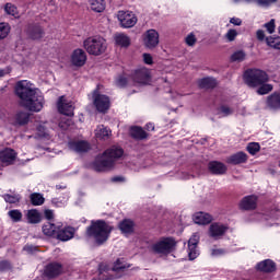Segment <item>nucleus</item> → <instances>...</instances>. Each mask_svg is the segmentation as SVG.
<instances>
[{
	"label": "nucleus",
	"mask_w": 280,
	"mask_h": 280,
	"mask_svg": "<svg viewBox=\"0 0 280 280\" xmlns=\"http://www.w3.org/2000/svg\"><path fill=\"white\" fill-rule=\"evenodd\" d=\"M261 149V147L259 145V143L257 142H250L247 144L246 150L249 154H252L253 156H255V154L257 152H259V150Z\"/></svg>",
	"instance_id": "nucleus-44"
},
{
	"label": "nucleus",
	"mask_w": 280,
	"mask_h": 280,
	"mask_svg": "<svg viewBox=\"0 0 280 280\" xmlns=\"http://www.w3.org/2000/svg\"><path fill=\"white\" fill-rule=\"evenodd\" d=\"M16 159V152L12 149H4L0 151V163H4V165H12L14 160Z\"/></svg>",
	"instance_id": "nucleus-19"
},
{
	"label": "nucleus",
	"mask_w": 280,
	"mask_h": 280,
	"mask_svg": "<svg viewBox=\"0 0 280 280\" xmlns=\"http://www.w3.org/2000/svg\"><path fill=\"white\" fill-rule=\"evenodd\" d=\"M114 40L119 47H130V37L124 33L116 34Z\"/></svg>",
	"instance_id": "nucleus-31"
},
{
	"label": "nucleus",
	"mask_w": 280,
	"mask_h": 280,
	"mask_svg": "<svg viewBox=\"0 0 280 280\" xmlns=\"http://www.w3.org/2000/svg\"><path fill=\"white\" fill-rule=\"evenodd\" d=\"M4 11L10 15V16H14V19H19V10L16 9V7L12 3H7L4 5Z\"/></svg>",
	"instance_id": "nucleus-41"
},
{
	"label": "nucleus",
	"mask_w": 280,
	"mask_h": 280,
	"mask_svg": "<svg viewBox=\"0 0 280 280\" xmlns=\"http://www.w3.org/2000/svg\"><path fill=\"white\" fill-rule=\"evenodd\" d=\"M176 248V240L174 237H162L151 245V250L155 255H170Z\"/></svg>",
	"instance_id": "nucleus-5"
},
{
	"label": "nucleus",
	"mask_w": 280,
	"mask_h": 280,
	"mask_svg": "<svg viewBox=\"0 0 280 280\" xmlns=\"http://www.w3.org/2000/svg\"><path fill=\"white\" fill-rule=\"evenodd\" d=\"M272 91V85L271 84H266L262 83L259 89L257 90L258 95H268Z\"/></svg>",
	"instance_id": "nucleus-49"
},
{
	"label": "nucleus",
	"mask_w": 280,
	"mask_h": 280,
	"mask_svg": "<svg viewBox=\"0 0 280 280\" xmlns=\"http://www.w3.org/2000/svg\"><path fill=\"white\" fill-rule=\"evenodd\" d=\"M126 84H128V79H126L125 77H118L116 79V85L124 88L126 86Z\"/></svg>",
	"instance_id": "nucleus-56"
},
{
	"label": "nucleus",
	"mask_w": 280,
	"mask_h": 280,
	"mask_svg": "<svg viewBox=\"0 0 280 280\" xmlns=\"http://www.w3.org/2000/svg\"><path fill=\"white\" fill-rule=\"evenodd\" d=\"M57 108L61 115L67 117H73V110H75V103L67 98L66 96H60L57 102Z\"/></svg>",
	"instance_id": "nucleus-10"
},
{
	"label": "nucleus",
	"mask_w": 280,
	"mask_h": 280,
	"mask_svg": "<svg viewBox=\"0 0 280 280\" xmlns=\"http://www.w3.org/2000/svg\"><path fill=\"white\" fill-rule=\"evenodd\" d=\"M198 242H200V235L198 234H194L189 241H188V246H195L197 247L198 246Z\"/></svg>",
	"instance_id": "nucleus-54"
},
{
	"label": "nucleus",
	"mask_w": 280,
	"mask_h": 280,
	"mask_svg": "<svg viewBox=\"0 0 280 280\" xmlns=\"http://www.w3.org/2000/svg\"><path fill=\"white\" fill-rule=\"evenodd\" d=\"M3 75H5V71L4 70H0V78H3Z\"/></svg>",
	"instance_id": "nucleus-63"
},
{
	"label": "nucleus",
	"mask_w": 280,
	"mask_h": 280,
	"mask_svg": "<svg viewBox=\"0 0 280 280\" xmlns=\"http://www.w3.org/2000/svg\"><path fill=\"white\" fill-rule=\"evenodd\" d=\"M30 198L33 207H40L42 205H45V197H43L40 192H33Z\"/></svg>",
	"instance_id": "nucleus-36"
},
{
	"label": "nucleus",
	"mask_w": 280,
	"mask_h": 280,
	"mask_svg": "<svg viewBox=\"0 0 280 280\" xmlns=\"http://www.w3.org/2000/svg\"><path fill=\"white\" fill-rule=\"evenodd\" d=\"M83 47L90 56H102L108 48V44L104 37L93 36L83 42Z\"/></svg>",
	"instance_id": "nucleus-4"
},
{
	"label": "nucleus",
	"mask_w": 280,
	"mask_h": 280,
	"mask_svg": "<svg viewBox=\"0 0 280 280\" xmlns=\"http://www.w3.org/2000/svg\"><path fill=\"white\" fill-rule=\"evenodd\" d=\"M37 137L42 139V141H51V133H49V129L45 127V122L36 125Z\"/></svg>",
	"instance_id": "nucleus-28"
},
{
	"label": "nucleus",
	"mask_w": 280,
	"mask_h": 280,
	"mask_svg": "<svg viewBox=\"0 0 280 280\" xmlns=\"http://www.w3.org/2000/svg\"><path fill=\"white\" fill-rule=\"evenodd\" d=\"M119 229L124 235H130L135 231V222L132 220L125 219L119 223Z\"/></svg>",
	"instance_id": "nucleus-30"
},
{
	"label": "nucleus",
	"mask_w": 280,
	"mask_h": 280,
	"mask_svg": "<svg viewBox=\"0 0 280 280\" xmlns=\"http://www.w3.org/2000/svg\"><path fill=\"white\" fill-rule=\"evenodd\" d=\"M230 23H232V25H237V26H240V25H242V20H241L240 18H232V19L230 20Z\"/></svg>",
	"instance_id": "nucleus-60"
},
{
	"label": "nucleus",
	"mask_w": 280,
	"mask_h": 280,
	"mask_svg": "<svg viewBox=\"0 0 280 280\" xmlns=\"http://www.w3.org/2000/svg\"><path fill=\"white\" fill-rule=\"evenodd\" d=\"M117 19L120 23V26L125 30H130V27H135L137 25V15L130 11H119L117 14Z\"/></svg>",
	"instance_id": "nucleus-9"
},
{
	"label": "nucleus",
	"mask_w": 280,
	"mask_h": 280,
	"mask_svg": "<svg viewBox=\"0 0 280 280\" xmlns=\"http://www.w3.org/2000/svg\"><path fill=\"white\" fill-rule=\"evenodd\" d=\"M62 272V265L58 262H51L48 266H46L45 275L46 277L54 278L58 277Z\"/></svg>",
	"instance_id": "nucleus-23"
},
{
	"label": "nucleus",
	"mask_w": 280,
	"mask_h": 280,
	"mask_svg": "<svg viewBox=\"0 0 280 280\" xmlns=\"http://www.w3.org/2000/svg\"><path fill=\"white\" fill-rule=\"evenodd\" d=\"M23 250H25V253L32 254L36 253L37 248L34 245H26L24 246Z\"/></svg>",
	"instance_id": "nucleus-59"
},
{
	"label": "nucleus",
	"mask_w": 280,
	"mask_h": 280,
	"mask_svg": "<svg viewBox=\"0 0 280 280\" xmlns=\"http://www.w3.org/2000/svg\"><path fill=\"white\" fill-rule=\"evenodd\" d=\"M71 124H73V121L69 118H61L60 122H59V128H61V130H69V126H71Z\"/></svg>",
	"instance_id": "nucleus-53"
},
{
	"label": "nucleus",
	"mask_w": 280,
	"mask_h": 280,
	"mask_svg": "<svg viewBox=\"0 0 280 280\" xmlns=\"http://www.w3.org/2000/svg\"><path fill=\"white\" fill-rule=\"evenodd\" d=\"M237 244L235 245H231L229 249H224V248H212L210 250V255L211 257H224V255L229 254V253H238V250H244V247H236Z\"/></svg>",
	"instance_id": "nucleus-18"
},
{
	"label": "nucleus",
	"mask_w": 280,
	"mask_h": 280,
	"mask_svg": "<svg viewBox=\"0 0 280 280\" xmlns=\"http://www.w3.org/2000/svg\"><path fill=\"white\" fill-rule=\"evenodd\" d=\"M27 34L33 40H40L45 36V31L38 25H32L28 27Z\"/></svg>",
	"instance_id": "nucleus-25"
},
{
	"label": "nucleus",
	"mask_w": 280,
	"mask_h": 280,
	"mask_svg": "<svg viewBox=\"0 0 280 280\" xmlns=\"http://www.w3.org/2000/svg\"><path fill=\"white\" fill-rule=\"evenodd\" d=\"M15 93L21 100V105L33 113H40L45 104V97L32 82L19 81L15 84Z\"/></svg>",
	"instance_id": "nucleus-1"
},
{
	"label": "nucleus",
	"mask_w": 280,
	"mask_h": 280,
	"mask_svg": "<svg viewBox=\"0 0 280 280\" xmlns=\"http://www.w3.org/2000/svg\"><path fill=\"white\" fill-rule=\"evenodd\" d=\"M75 235V229L72 226L63 228L58 230L57 232V240H60L61 242H69V240H73V236Z\"/></svg>",
	"instance_id": "nucleus-17"
},
{
	"label": "nucleus",
	"mask_w": 280,
	"mask_h": 280,
	"mask_svg": "<svg viewBox=\"0 0 280 280\" xmlns=\"http://www.w3.org/2000/svg\"><path fill=\"white\" fill-rule=\"evenodd\" d=\"M159 32L154 28L148 30L143 35V45L147 49H154L159 47L160 43Z\"/></svg>",
	"instance_id": "nucleus-11"
},
{
	"label": "nucleus",
	"mask_w": 280,
	"mask_h": 280,
	"mask_svg": "<svg viewBox=\"0 0 280 280\" xmlns=\"http://www.w3.org/2000/svg\"><path fill=\"white\" fill-rule=\"evenodd\" d=\"M237 31L235 28H230L224 35L228 43H233L237 38Z\"/></svg>",
	"instance_id": "nucleus-50"
},
{
	"label": "nucleus",
	"mask_w": 280,
	"mask_h": 280,
	"mask_svg": "<svg viewBox=\"0 0 280 280\" xmlns=\"http://www.w3.org/2000/svg\"><path fill=\"white\" fill-rule=\"evenodd\" d=\"M62 228V224L46 223L43 225L42 231L47 237H57L58 231Z\"/></svg>",
	"instance_id": "nucleus-15"
},
{
	"label": "nucleus",
	"mask_w": 280,
	"mask_h": 280,
	"mask_svg": "<svg viewBox=\"0 0 280 280\" xmlns=\"http://www.w3.org/2000/svg\"><path fill=\"white\" fill-rule=\"evenodd\" d=\"M8 34H10V24L0 23V40L7 38Z\"/></svg>",
	"instance_id": "nucleus-45"
},
{
	"label": "nucleus",
	"mask_w": 280,
	"mask_h": 280,
	"mask_svg": "<svg viewBox=\"0 0 280 280\" xmlns=\"http://www.w3.org/2000/svg\"><path fill=\"white\" fill-rule=\"evenodd\" d=\"M69 200V197H63V198H54L51 200L54 207H65L67 205V201Z\"/></svg>",
	"instance_id": "nucleus-51"
},
{
	"label": "nucleus",
	"mask_w": 280,
	"mask_h": 280,
	"mask_svg": "<svg viewBox=\"0 0 280 280\" xmlns=\"http://www.w3.org/2000/svg\"><path fill=\"white\" fill-rule=\"evenodd\" d=\"M44 215H45L46 220H54V210L45 209Z\"/></svg>",
	"instance_id": "nucleus-58"
},
{
	"label": "nucleus",
	"mask_w": 280,
	"mask_h": 280,
	"mask_svg": "<svg viewBox=\"0 0 280 280\" xmlns=\"http://www.w3.org/2000/svg\"><path fill=\"white\" fill-rule=\"evenodd\" d=\"M248 161V155L244 152H237L228 158V163L232 165H240L242 163H246Z\"/></svg>",
	"instance_id": "nucleus-24"
},
{
	"label": "nucleus",
	"mask_w": 280,
	"mask_h": 280,
	"mask_svg": "<svg viewBox=\"0 0 280 280\" xmlns=\"http://www.w3.org/2000/svg\"><path fill=\"white\" fill-rule=\"evenodd\" d=\"M124 156V150L119 147H112L94 161L96 172H108L115 167V163Z\"/></svg>",
	"instance_id": "nucleus-2"
},
{
	"label": "nucleus",
	"mask_w": 280,
	"mask_h": 280,
	"mask_svg": "<svg viewBox=\"0 0 280 280\" xmlns=\"http://www.w3.org/2000/svg\"><path fill=\"white\" fill-rule=\"evenodd\" d=\"M93 104L98 113H106L110 108V98L95 90L92 94Z\"/></svg>",
	"instance_id": "nucleus-8"
},
{
	"label": "nucleus",
	"mask_w": 280,
	"mask_h": 280,
	"mask_svg": "<svg viewBox=\"0 0 280 280\" xmlns=\"http://www.w3.org/2000/svg\"><path fill=\"white\" fill-rule=\"evenodd\" d=\"M208 170L211 174H215L217 176H222V174H226L228 167L222 162L212 161L208 164Z\"/></svg>",
	"instance_id": "nucleus-20"
},
{
	"label": "nucleus",
	"mask_w": 280,
	"mask_h": 280,
	"mask_svg": "<svg viewBox=\"0 0 280 280\" xmlns=\"http://www.w3.org/2000/svg\"><path fill=\"white\" fill-rule=\"evenodd\" d=\"M277 21L275 19H271L269 22L264 24V27L266 30V32H268L269 34H275L276 30H277Z\"/></svg>",
	"instance_id": "nucleus-43"
},
{
	"label": "nucleus",
	"mask_w": 280,
	"mask_h": 280,
	"mask_svg": "<svg viewBox=\"0 0 280 280\" xmlns=\"http://www.w3.org/2000/svg\"><path fill=\"white\" fill-rule=\"evenodd\" d=\"M70 61L73 67H84L86 65V52L80 48L73 50Z\"/></svg>",
	"instance_id": "nucleus-13"
},
{
	"label": "nucleus",
	"mask_w": 280,
	"mask_h": 280,
	"mask_svg": "<svg viewBox=\"0 0 280 280\" xmlns=\"http://www.w3.org/2000/svg\"><path fill=\"white\" fill-rule=\"evenodd\" d=\"M3 199L5 200V202H9V205H16V202L21 200V196L7 194L3 195Z\"/></svg>",
	"instance_id": "nucleus-46"
},
{
	"label": "nucleus",
	"mask_w": 280,
	"mask_h": 280,
	"mask_svg": "<svg viewBox=\"0 0 280 280\" xmlns=\"http://www.w3.org/2000/svg\"><path fill=\"white\" fill-rule=\"evenodd\" d=\"M256 38L257 40H260V43H262V40L266 42V32H264V30H258L256 32Z\"/></svg>",
	"instance_id": "nucleus-57"
},
{
	"label": "nucleus",
	"mask_w": 280,
	"mask_h": 280,
	"mask_svg": "<svg viewBox=\"0 0 280 280\" xmlns=\"http://www.w3.org/2000/svg\"><path fill=\"white\" fill-rule=\"evenodd\" d=\"M9 218H11L12 222H21L23 220V212L21 210H11L8 212Z\"/></svg>",
	"instance_id": "nucleus-42"
},
{
	"label": "nucleus",
	"mask_w": 280,
	"mask_h": 280,
	"mask_svg": "<svg viewBox=\"0 0 280 280\" xmlns=\"http://www.w3.org/2000/svg\"><path fill=\"white\" fill-rule=\"evenodd\" d=\"M132 80L135 84L148 86V84L152 83V71L145 67L138 68L132 73Z\"/></svg>",
	"instance_id": "nucleus-7"
},
{
	"label": "nucleus",
	"mask_w": 280,
	"mask_h": 280,
	"mask_svg": "<svg viewBox=\"0 0 280 280\" xmlns=\"http://www.w3.org/2000/svg\"><path fill=\"white\" fill-rule=\"evenodd\" d=\"M130 135L131 137H133V139H138V140L148 139V133L141 127H132L130 129Z\"/></svg>",
	"instance_id": "nucleus-33"
},
{
	"label": "nucleus",
	"mask_w": 280,
	"mask_h": 280,
	"mask_svg": "<svg viewBox=\"0 0 280 280\" xmlns=\"http://www.w3.org/2000/svg\"><path fill=\"white\" fill-rule=\"evenodd\" d=\"M213 218L211 217V214L206 213V212H197L194 215V222L195 224H210V222H212Z\"/></svg>",
	"instance_id": "nucleus-27"
},
{
	"label": "nucleus",
	"mask_w": 280,
	"mask_h": 280,
	"mask_svg": "<svg viewBox=\"0 0 280 280\" xmlns=\"http://www.w3.org/2000/svg\"><path fill=\"white\" fill-rule=\"evenodd\" d=\"M244 81L247 86H261L268 82V74L261 70H247L244 73Z\"/></svg>",
	"instance_id": "nucleus-6"
},
{
	"label": "nucleus",
	"mask_w": 280,
	"mask_h": 280,
	"mask_svg": "<svg viewBox=\"0 0 280 280\" xmlns=\"http://www.w3.org/2000/svg\"><path fill=\"white\" fill-rule=\"evenodd\" d=\"M234 3H244V0H233Z\"/></svg>",
	"instance_id": "nucleus-64"
},
{
	"label": "nucleus",
	"mask_w": 280,
	"mask_h": 280,
	"mask_svg": "<svg viewBox=\"0 0 280 280\" xmlns=\"http://www.w3.org/2000/svg\"><path fill=\"white\" fill-rule=\"evenodd\" d=\"M198 255H200V253L198 252V246L197 247L194 245L188 246V257L190 261H194V259H196Z\"/></svg>",
	"instance_id": "nucleus-48"
},
{
	"label": "nucleus",
	"mask_w": 280,
	"mask_h": 280,
	"mask_svg": "<svg viewBox=\"0 0 280 280\" xmlns=\"http://www.w3.org/2000/svg\"><path fill=\"white\" fill-rule=\"evenodd\" d=\"M127 268H130V266L126 264L124 259H118L114 264L113 270L114 272H124L125 270H127Z\"/></svg>",
	"instance_id": "nucleus-40"
},
{
	"label": "nucleus",
	"mask_w": 280,
	"mask_h": 280,
	"mask_svg": "<svg viewBox=\"0 0 280 280\" xmlns=\"http://www.w3.org/2000/svg\"><path fill=\"white\" fill-rule=\"evenodd\" d=\"M244 3H257V0H244Z\"/></svg>",
	"instance_id": "nucleus-62"
},
{
	"label": "nucleus",
	"mask_w": 280,
	"mask_h": 280,
	"mask_svg": "<svg viewBox=\"0 0 280 280\" xmlns=\"http://www.w3.org/2000/svg\"><path fill=\"white\" fill-rule=\"evenodd\" d=\"M110 133H112L110 129H108L104 125H98L96 127V129L94 130V135H95L96 139H101L103 141L108 139L110 137Z\"/></svg>",
	"instance_id": "nucleus-29"
},
{
	"label": "nucleus",
	"mask_w": 280,
	"mask_h": 280,
	"mask_svg": "<svg viewBox=\"0 0 280 280\" xmlns=\"http://www.w3.org/2000/svg\"><path fill=\"white\" fill-rule=\"evenodd\" d=\"M267 104L270 106V108H280V94L269 96Z\"/></svg>",
	"instance_id": "nucleus-39"
},
{
	"label": "nucleus",
	"mask_w": 280,
	"mask_h": 280,
	"mask_svg": "<svg viewBox=\"0 0 280 280\" xmlns=\"http://www.w3.org/2000/svg\"><path fill=\"white\" fill-rule=\"evenodd\" d=\"M142 60L144 62V65H154V59L152 58V55L144 52L142 55Z\"/></svg>",
	"instance_id": "nucleus-55"
},
{
	"label": "nucleus",
	"mask_w": 280,
	"mask_h": 280,
	"mask_svg": "<svg viewBox=\"0 0 280 280\" xmlns=\"http://www.w3.org/2000/svg\"><path fill=\"white\" fill-rule=\"evenodd\" d=\"M197 40L198 39L196 38V35L194 33L188 34L185 38V43H186V45H188V47H194V45H196Z\"/></svg>",
	"instance_id": "nucleus-52"
},
{
	"label": "nucleus",
	"mask_w": 280,
	"mask_h": 280,
	"mask_svg": "<svg viewBox=\"0 0 280 280\" xmlns=\"http://www.w3.org/2000/svg\"><path fill=\"white\" fill-rule=\"evenodd\" d=\"M110 233H113V225H109L104 220L91 221V225L86 229L88 237H93L97 246L106 244L108 237H110Z\"/></svg>",
	"instance_id": "nucleus-3"
},
{
	"label": "nucleus",
	"mask_w": 280,
	"mask_h": 280,
	"mask_svg": "<svg viewBox=\"0 0 280 280\" xmlns=\"http://www.w3.org/2000/svg\"><path fill=\"white\" fill-rule=\"evenodd\" d=\"M240 207L241 209H244V211H250L253 209H257V197L254 195L244 197L241 200Z\"/></svg>",
	"instance_id": "nucleus-16"
},
{
	"label": "nucleus",
	"mask_w": 280,
	"mask_h": 280,
	"mask_svg": "<svg viewBox=\"0 0 280 280\" xmlns=\"http://www.w3.org/2000/svg\"><path fill=\"white\" fill-rule=\"evenodd\" d=\"M246 60V51L244 50H236L231 55L232 62H244Z\"/></svg>",
	"instance_id": "nucleus-38"
},
{
	"label": "nucleus",
	"mask_w": 280,
	"mask_h": 280,
	"mask_svg": "<svg viewBox=\"0 0 280 280\" xmlns=\"http://www.w3.org/2000/svg\"><path fill=\"white\" fill-rule=\"evenodd\" d=\"M218 115L220 117H231V115H235V107L231 105H221L218 108Z\"/></svg>",
	"instance_id": "nucleus-32"
},
{
	"label": "nucleus",
	"mask_w": 280,
	"mask_h": 280,
	"mask_svg": "<svg viewBox=\"0 0 280 280\" xmlns=\"http://www.w3.org/2000/svg\"><path fill=\"white\" fill-rule=\"evenodd\" d=\"M13 126H25L30 124V113L18 112L12 120Z\"/></svg>",
	"instance_id": "nucleus-22"
},
{
	"label": "nucleus",
	"mask_w": 280,
	"mask_h": 280,
	"mask_svg": "<svg viewBox=\"0 0 280 280\" xmlns=\"http://www.w3.org/2000/svg\"><path fill=\"white\" fill-rule=\"evenodd\" d=\"M215 84H218V82L211 77L203 78L199 81L200 89H214Z\"/></svg>",
	"instance_id": "nucleus-35"
},
{
	"label": "nucleus",
	"mask_w": 280,
	"mask_h": 280,
	"mask_svg": "<svg viewBox=\"0 0 280 280\" xmlns=\"http://www.w3.org/2000/svg\"><path fill=\"white\" fill-rule=\"evenodd\" d=\"M25 218L28 224H40L43 222V215L37 209L27 210Z\"/></svg>",
	"instance_id": "nucleus-21"
},
{
	"label": "nucleus",
	"mask_w": 280,
	"mask_h": 280,
	"mask_svg": "<svg viewBox=\"0 0 280 280\" xmlns=\"http://www.w3.org/2000/svg\"><path fill=\"white\" fill-rule=\"evenodd\" d=\"M90 5L94 12H104L106 10V1L104 0H90Z\"/></svg>",
	"instance_id": "nucleus-34"
},
{
	"label": "nucleus",
	"mask_w": 280,
	"mask_h": 280,
	"mask_svg": "<svg viewBox=\"0 0 280 280\" xmlns=\"http://www.w3.org/2000/svg\"><path fill=\"white\" fill-rule=\"evenodd\" d=\"M266 45L271 49L280 50V36H268L266 37Z\"/></svg>",
	"instance_id": "nucleus-37"
},
{
	"label": "nucleus",
	"mask_w": 280,
	"mask_h": 280,
	"mask_svg": "<svg viewBox=\"0 0 280 280\" xmlns=\"http://www.w3.org/2000/svg\"><path fill=\"white\" fill-rule=\"evenodd\" d=\"M147 130H154V124L152 122L147 124Z\"/></svg>",
	"instance_id": "nucleus-61"
},
{
	"label": "nucleus",
	"mask_w": 280,
	"mask_h": 280,
	"mask_svg": "<svg viewBox=\"0 0 280 280\" xmlns=\"http://www.w3.org/2000/svg\"><path fill=\"white\" fill-rule=\"evenodd\" d=\"M69 150L72 152H89V149L91 148L89 145V142L83 140H72L68 143Z\"/></svg>",
	"instance_id": "nucleus-14"
},
{
	"label": "nucleus",
	"mask_w": 280,
	"mask_h": 280,
	"mask_svg": "<svg viewBox=\"0 0 280 280\" xmlns=\"http://www.w3.org/2000/svg\"><path fill=\"white\" fill-rule=\"evenodd\" d=\"M277 1L279 0H256V5H258V8L268 9L273 5V3H277Z\"/></svg>",
	"instance_id": "nucleus-47"
},
{
	"label": "nucleus",
	"mask_w": 280,
	"mask_h": 280,
	"mask_svg": "<svg viewBox=\"0 0 280 280\" xmlns=\"http://www.w3.org/2000/svg\"><path fill=\"white\" fill-rule=\"evenodd\" d=\"M257 268L261 272H275L277 270V265L275 264V261L267 259L258 262Z\"/></svg>",
	"instance_id": "nucleus-26"
},
{
	"label": "nucleus",
	"mask_w": 280,
	"mask_h": 280,
	"mask_svg": "<svg viewBox=\"0 0 280 280\" xmlns=\"http://www.w3.org/2000/svg\"><path fill=\"white\" fill-rule=\"evenodd\" d=\"M229 231V226L222 223H212L209 226L208 235L212 240H222L224 234Z\"/></svg>",
	"instance_id": "nucleus-12"
}]
</instances>
